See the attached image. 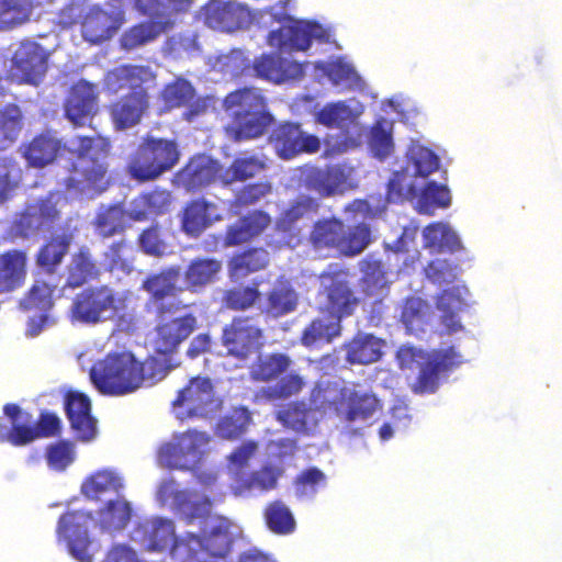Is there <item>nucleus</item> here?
Listing matches in <instances>:
<instances>
[{"instance_id": "f257e3e1", "label": "nucleus", "mask_w": 562, "mask_h": 562, "mask_svg": "<svg viewBox=\"0 0 562 562\" xmlns=\"http://www.w3.org/2000/svg\"><path fill=\"white\" fill-rule=\"evenodd\" d=\"M111 143L100 135H78L71 146L63 144L53 133L44 132L32 138L24 150L29 165L42 168L60 157L66 171L63 186L68 191L83 192L104 189L109 171Z\"/></svg>"}, {"instance_id": "f03ea898", "label": "nucleus", "mask_w": 562, "mask_h": 562, "mask_svg": "<svg viewBox=\"0 0 562 562\" xmlns=\"http://www.w3.org/2000/svg\"><path fill=\"white\" fill-rule=\"evenodd\" d=\"M164 369L156 359L140 362L131 353L108 355L90 369V379L95 389L111 396H120L134 392L144 380L161 379Z\"/></svg>"}, {"instance_id": "7ed1b4c3", "label": "nucleus", "mask_w": 562, "mask_h": 562, "mask_svg": "<svg viewBox=\"0 0 562 562\" xmlns=\"http://www.w3.org/2000/svg\"><path fill=\"white\" fill-rule=\"evenodd\" d=\"M310 402L314 409L335 412L348 422L369 419L382 409V403L372 392L331 381L317 383Z\"/></svg>"}, {"instance_id": "20e7f679", "label": "nucleus", "mask_w": 562, "mask_h": 562, "mask_svg": "<svg viewBox=\"0 0 562 562\" xmlns=\"http://www.w3.org/2000/svg\"><path fill=\"white\" fill-rule=\"evenodd\" d=\"M371 240V229L367 223L346 226L337 216L316 220L307 235V243L315 252L336 251L346 258L362 254Z\"/></svg>"}, {"instance_id": "39448f33", "label": "nucleus", "mask_w": 562, "mask_h": 562, "mask_svg": "<svg viewBox=\"0 0 562 562\" xmlns=\"http://www.w3.org/2000/svg\"><path fill=\"white\" fill-rule=\"evenodd\" d=\"M223 402L214 394V386L207 376H194L178 392L172 401V411L176 418L184 419H215L218 422H250L251 413L245 406L234 409V416L220 418Z\"/></svg>"}, {"instance_id": "423d86ee", "label": "nucleus", "mask_w": 562, "mask_h": 562, "mask_svg": "<svg viewBox=\"0 0 562 562\" xmlns=\"http://www.w3.org/2000/svg\"><path fill=\"white\" fill-rule=\"evenodd\" d=\"M125 300L109 284H90L70 300L67 317L72 325L95 326L113 322L124 311Z\"/></svg>"}, {"instance_id": "0eeeda50", "label": "nucleus", "mask_w": 562, "mask_h": 562, "mask_svg": "<svg viewBox=\"0 0 562 562\" xmlns=\"http://www.w3.org/2000/svg\"><path fill=\"white\" fill-rule=\"evenodd\" d=\"M180 150L173 139L145 136L127 165L133 180L149 182L173 169L180 160Z\"/></svg>"}, {"instance_id": "6e6552de", "label": "nucleus", "mask_w": 562, "mask_h": 562, "mask_svg": "<svg viewBox=\"0 0 562 562\" xmlns=\"http://www.w3.org/2000/svg\"><path fill=\"white\" fill-rule=\"evenodd\" d=\"M402 363L407 359H418V374L413 384L415 393H435L443 378L463 363L460 351L454 346L418 350L414 347H404L398 351Z\"/></svg>"}, {"instance_id": "1a4fd4ad", "label": "nucleus", "mask_w": 562, "mask_h": 562, "mask_svg": "<svg viewBox=\"0 0 562 562\" xmlns=\"http://www.w3.org/2000/svg\"><path fill=\"white\" fill-rule=\"evenodd\" d=\"M350 271L348 268L330 263L319 274L322 289L319 295L323 297L318 305V313H328L342 321L351 316L360 304L349 282Z\"/></svg>"}, {"instance_id": "9d476101", "label": "nucleus", "mask_w": 562, "mask_h": 562, "mask_svg": "<svg viewBox=\"0 0 562 562\" xmlns=\"http://www.w3.org/2000/svg\"><path fill=\"white\" fill-rule=\"evenodd\" d=\"M210 436L196 430L177 434L157 451V460L170 470L195 471L209 451Z\"/></svg>"}, {"instance_id": "9b49d317", "label": "nucleus", "mask_w": 562, "mask_h": 562, "mask_svg": "<svg viewBox=\"0 0 562 562\" xmlns=\"http://www.w3.org/2000/svg\"><path fill=\"white\" fill-rule=\"evenodd\" d=\"M233 537L228 526L218 524L210 533L200 537L189 533L171 550L175 562H209V558L224 559L232 550Z\"/></svg>"}, {"instance_id": "f8f14e48", "label": "nucleus", "mask_w": 562, "mask_h": 562, "mask_svg": "<svg viewBox=\"0 0 562 562\" xmlns=\"http://www.w3.org/2000/svg\"><path fill=\"white\" fill-rule=\"evenodd\" d=\"M92 520L91 513L67 510L57 521V542L64 543L69 554L79 562H93L94 553L98 551L89 536V524Z\"/></svg>"}, {"instance_id": "ddd939ff", "label": "nucleus", "mask_w": 562, "mask_h": 562, "mask_svg": "<svg viewBox=\"0 0 562 562\" xmlns=\"http://www.w3.org/2000/svg\"><path fill=\"white\" fill-rule=\"evenodd\" d=\"M265 334L252 316H235L223 327L221 341L227 355L237 360H248L260 351Z\"/></svg>"}, {"instance_id": "4468645a", "label": "nucleus", "mask_w": 562, "mask_h": 562, "mask_svg": "<svg viewBox=\"0 0 562 562\" xmlns=\"http://www.w3.org/2000/svg\"><path fill=\"white\" fill-rule=\"evenodd\" d=\"M269 142L277 156L284 160L293 159L301 154H315L321 149V140L317 136L302 130L300 123L283 122L277 125Z\"/></svg>"}, {"instance_id": "2eb2a0df", "label": "nucleus", "mask_w": 562, "mask_h": 562, "mask_svg": "<svg viewBox=\"0 0 562 562\" xmlns=\"http://www.w3.org/2000/svg\"><path fill=\"white\" fill-rule=\"evenodd\" d=\"M313 40L328 42L329 33L317 22L295 21L271 31L267 42L271 47L284 52H304L312 45Z\"/></svg>"}, {"instance_id": "dca6fc26", "label": "nucleus", "mask_w": 562, "mask_h": 562, "mask_svg": "<svg viewBox=\"0 0 562 562\" xmlns=\"http://www.w3.org/2000/svg\"><path fill=\"white\" fill-rule=\"evenodd\" d=\"M179 228L187 237L200 238L205 231L223 220L220 205L200 195L187 201L178 213Z\"/></svg>"}, {"instance_id": "f3484780", "label": "nucleus", "mask_w": 562, "mask_h": 562, "mask_svg": "<svg viewBox=\"0 0 562 562\" xmlns=\"http://www.w3.org/2000/svg\"><path fill=\"white\" fill-rule=\"evenodd\" d=\"M198 327L199 321L193 313L159 321L155 327L154 350L162 356L175 353Z\"/></svg>"}, {"instance_id": "a211bd4d", "label": "nucleus", "mask_w": 562, "mask_h": 562, "mask_svg": "<svg viewBox=\"0 0 562 562\" xmlns=\"http://www.w3.org/2000/svg\"><path fill=\"white\" fill-rule=\"evenodd\" d=\"M319 211L318 201L306 194H300L281 211L277 218L276 231L282 234V245L295 248L301 243V229L296 223L305 217L316 215Z\"/></svg>"}, {"instance_id": "6ab92c4d", "label": "nucleus", "mask_w": 562, "mask_h": 562, "mask_svg": "<svg viewBox=\"0 0 562 562\" xmlns=\"http://www.w3.org/2000/svg\"><path fill=\"white\" fill-rule=\"evenodd\" d=\"M48 54L35 42H22L12 57V77L20 83L36 85L47 70Z\"/></svg>"}, {"instance_id": "aec40b11", "label": "nucleus", "mask_w": 562, "mask_h": 562, "mask_svg": "<svg viewBox=\"0 0 562 562\" xmlns=\"http://www.w3.org/2000/svg\"><path fill=\"white\" fill-rule=\"evenodd\" d=\"M99 91L94 83L79 80L70 87L64 102V115L76 127H81L98 112Z\"/></svg>"}, {"instance_id": "412c9836", "label": "nucleus", "mask_w": 562, "mask_h": 562, "mask_svg": "<svg viewBox=\"0 0 562 562\" xmlns=\"http://www.w3.org/2000/svg\"><path fill=\"white\" fill-rule=\"evenodd\" d=\"M150 106L148 90L126 92L112 102L108 110L116 131H124L138 125Z\"/></svg>"}, {"instance_id": "4be33fe9", "label": "nucleus", "mask_w": 562, "mask_h": 562, "mask_svg": "<svg viewBox=\"0 0 562 562\" xmlns=\"http://www.w3.org/2000/svg\"><path fill=\"white\" fill-rule=\"evenodd\" d=\"M155 79L148 66L123 64L108 70L103 77V89L111 95L123 91L147 90L146 83Z\"/></svg>"}, {"instance_id": "5701e85b", "label": "nucleus", "mask_w": 562, "mask_h": 562, "mask_svg": "<svg viewBox=\"0 0 562 562\" xmlns=\"http://www.w3.org/2000/svg\"><path fill=\"white\" fill-rule=\"evenodd\" d=\"M347 179L345 169L339 165H327L324 168L304 165L299 169L301 186L328 198L341 190Z\"/></svg>"}, {"instance_id": "b1692460", "label": "nucleus", "mask_w": 562, "mask_h": 562, "mask_svg": "<svg viewBox=\"0 0 562 562\" xmlns=\"http://www.w3.org/2000/svg\"><path fill=\"white\" fill-rule=\"evenodd\" d=\"M125 21L122 10L105 11L100 5L91 7L81 20L82 37L92 44L110 40Z\"/></svg>"}, {"instance_id": "393cba45", "label": "nucleus", "mask_w": 562, "mask_h": 562, "mask_svg": "<svg viewBox=\"0 0 562 562\" xmlns=\"http://www.w3.org/2000/svg\"><path fill=\"white\" fill-rule=\"evenodd\" d=\"M181 277V268L179 266H168L157 272L149 273L142 282V290L148 293V303L157 307L159 315L165 314L168 307L162 302L170 296H176L183 291L178 285Z\"/></svg>"}, {"instance_id": "a878e982", "label": "nucleus", "mask_w": 562, "mask_h": 562, "mask_svg": "<svg viewBox=\"0 0 562 562\" xmlns=\"http://www.w3.org/2000/svg\"><path fill=\"white\" fill-rule=\"evenodd\" d=\"M193 493L189 490L177 488L175 480H168L160 484L157 498L166 504L170 503L177 510L181 512L191 524L195 518L206 517L211 513L212 502L207 497L192 502Z\"/></svg>"}, {"instance_id": "bb28decb", "label": "nucleus", "mask_w": 562, "mask_h": 562, "mask_svg": "<svg viewBox=\"0 0 562 562\" xmlns=\"http://www.w3.org/2000/svg\"><path fill=\"white\" fill-rule=\"evenodd\" d=\"M271 224V216L262 210H254L228 225L223 237L225 247L249 243L260 236Z\"/></svg>"}, {"instance_id": "cd10ccee", "label": "nucleus", "mask_w": 562, "mask_h": 562, "mask_svg": "<svg viewBox=\"0 0 562 562\" xmlns=\"http://www.w3.org/2000/svg\"><path fill=\"white\" fill-rule=\"evenodd\" d=\"M102 276V269L91 250L82 246L72 254L66 268V279L63 289H82L90 282L98 281Z\"/></svg>"}, {"instance_id": "c85d7f7f", "label": "nucleus", "mask_w": 562, "mask_h": 562, "mask_svg": "<svg viewBox=\"0 0 562 562\" xmlns=\"http://www.w3.org/2000/svg\"><path fill=\"white\" fill-rule=\"evenodd\" d=\"M72 243L74 233L70 229L52 234L35 254L36 267L48 274L55 273L64 262Z\"/></svg>"}, {"instance_id": "c756f323", "label": "nucleus", "mask_w": 562, "mask_h": 562, "mask_svg": "<svg viewBox=\"0 0 562 562\" xmlns=\"http://www.w3.org/2000/svg\"><path fill=\"white\" fill-rule=\"evenodd\" d=\"M172 201L173 196L169 190L156 187L142 192L132 201L128 216L135 222H145L168 213Z\"/></svg>"}, {"instance_id": "7c9ffc66", "label": "nucleus", "mask_w": 562, "mask_h": 562, "mask_svg": "<svg viewBox=\"0 0 562 562\" xmlns=\"http://www.w3.org/2000/svg\"><path fill=\"white\" fill-rule=\"evenodd\" d=\"M256 76L266 81L282 83L303 74L302 65L277 54H262L252 63Z\"/></svg>"}, {"instance_id": "2f4dec72", "label": "nucleus", "mask_w": 562, "mask_h": 562, "mask_svg": "<svg viewBox=\"0 0 562 562\" xmlns=\"http://www.w3.org/2000/svg\"><path fill=\"white\" fill-rule=\"evenodd\" d=\"M222 166L212 159L198 158L190 160L181 168L176 177L178 182L188 191H196L222 178Z\"/></svg>"}, {"instance_id": "473e14b6", "label": "nucleus", "mask_w": 562, "mask_h": 562, "mask_svg": "<svg viewBox=\"0 0 562 562\" xmlns=\"http://www.w3.org/2000/svg\"><path fill=\"white\" fill-rule=\"evenodd\" d=\"M26 273V250L9 249L0 254V293L11 292L22 286Z\"/></svg>"}, {"instance_id": "72a5a7b5", "label": "nucleus", "mask_w": 562, "mask_h": 562, "mask_svg": "<svg viewBox=\"0 0 562 562\" xmlns=\"http://www.w3.org/2000/svg\"><path fill=\"white\" fill-rule=\"evenodd\" d=\"M341 321L328 313H319L302 330L300 342L312 348L316 345H327L341 336Z\"/></svg>"}, {"instance_id": "f704fd0d", "label": "nucleus", "mask_w": 562, "mask_h": 562, "mask_svg": "<svg viewBox=\"0 0 562 562\" xmlns=\"http://www.w3.org/2000/svg\"><path fill=\"white\" fill-rule=\"evenodd\" d=\"M359 270L360 288L366 296H384L389 293L391 282L381 259L369 254L359 261Z\"/></svg>"}, {"instance_id": "c9c22d12", "label": "nucleus", "mask_w": 562, "mask_h": 562, "mask_svg": "<svg viewBox=\"0 0 562 562\" xmlns=\"http://www.w3.org/2000/svg\"><path fill=\"white\" fill-rule=\"evenodd\" d=\"M465 291L464 286L453 285L442 290L436 297L435 303L436 308L440 312V324L447 334H453L463 328L458 313L465 305L463 297Z\"/></svg>"}, {"instance_id": "e433bc0d", "label": "nucleus", "mask_w": 562, "mask_h": 562, "mask_svg": "<svg viewBox=\"0 0 562 562\" xmlns=\"http://www.w3.org/2000/svg\"><path fill=\"white\" fill-rule=\"evenodd\" d=\"M222 261L216 258L200 257L192 259L183 272L186 290L199 293L218 279Z\"/></svg>"}, {"instance_id": "4c0bfd02", "label": "nucleus", "mask_w": 562, "mask_h": 562, "mask_svg": "<svg viewBox=\"0 0 562 562\" xmlns=\"http://www.w3.org/2000/svg\"><path fill=\"white\" fill-rule=\"evenodd\" d=\"M272 121L273 117L269 112L233 115L225 132L234 142L255 139L266 133Z\"/></svg>"}, {"instance_id": "58836bf2", "label": "nucleus", "mask_w": 562, "mask_h": 562, "mask_svg": "<svg viewBox=\"0 0 562 562\" xmlns=\"http://www.w3.org/2000/svg\"><path fill=\"white\" fill-rule=\"evenodd\" d=\"M383 340L372 334L357 333L345 344L346 361L350 364H370L381 359Z\"/></svg>"}, {"instance_id": "ea45409f", "label": "nucleus", "mask_w": 562, "mask_h": 562, "mask_svg": "<svg viewBox=\"0 0 562 562\" xmlns=\"http://www.w3.org/2000/svg\"><path fill=\"white\" fill-rule=\"evenodd\" d=\"M61 424H11V428L3 430L0 425V442L12 446H25L40 439L60 435Z\"/></svg>"}, {"instance_id": "a19ab883", "label": "nucleus", "mask_w": 562, "mask_h": 562, "mask_svg": "<svg viewBox=\"0 0 562 562\" xmlns=\"http://www.w3.org/2000/svg\"><path fill=\"white\" fill-rule=\"evenodd\" d=\"M223 103L227 111H233V115L268 112L266 98L260 89L254 87H245L228 93Z\"/></svg>"}, {"instance_id": "79ce46f5", "label": "nucleus", "mask_w": 562, "mask_h": 562, "mask_svg": "<svg viewBox=\"0 0 562 562\" xmlns=\"http://www.w3.org/2000/svg\"><path fill=\"white\" fill-rule=\"evenodd\" d=\"M282 471L272 465H263L249 474H238L233 486L235 495H244L255 490L270 491L276 488Z\"/></svg>"}, {"instance_id": "37998d69", "label": "nucleus", "mask_w": 562, "mask_h": 562, "mask_svg": "<svg viewBox=\"0 0 562 562\" xmlns=\"http://www.w3.org/2000/svg\"><path fill=\"white\" fill-rule=\"evenodd\" d=\"M269 252L262 247L247 248L235 254L228 261L229 276L235 279L265 269L269 263Z\"/></svg>"}, {"instance_id": "c03bdc74", "label": "nucleus", "mask_w": 562, "mask_h": 562, "mask_svg": "<svg viewBox=\"0 0 562 562\" xmlns=\"http://www.w3.org/2000/svg\"><path fill=\"white\" fill-rule=\"evenodd\" d=\"M123 486V480L120 475L104 469L88 476L82 482L80 491L88 499L98 501L105 493H119Z\"/></svg>"}, {"instance_id": "a18cd8bd", "label": "nucleus", "mask_w": 562, "mask_h": 562, "mask_svg": "<svg viewBox=\"0 0 562 562\" xmlns=\"http://www.w3.org/2000/svg\"><path fill=\"white\" fill-rule=\"evenodd\" d=\"M238 8L234 2L210 0L203 7V19L207 26L215 30H232L238 23Z\"/></svg>"}, {"instance_id": "49530a36", "label": "nucleus", "mask_w": 562, "mask_h": 562, "mask_svg": "<svg viewBox=\"0 0 562 562\" xmlns=\"http://www.w3.org/2000/svg\"><path fill=\"white\" fill-rule=\"evenodd\" d=\"M424 247L436 251H456L461 248L457 234L445 223L435 222L423 231Z\"/></svg>"}, {"instance_id": "de8ad7c7", "label": "nucleus", "mask_w": 562, "mask_h": 562, "mask_svg": "<svg viewBox=\"0 0 562 562\" xmlns=\"http://www.w3.org/2000/svg\"><path fill=\"white\" fill-rule=\"evenodd\" d=\"M291 359L285 353L273 352L259 357L250 369V376L255 381L268 382L285 372Z\"/></svg>"}, {"instance_id": "09e8293b", "label": "nucleus", "mask_w": 562, "mask_h": 562, "mask_svg": "<svg viewBox=\"0 0 562 562\" xmlns=\"http://www.w3.org/2000/svg\"><path fill=\"white\" fill-rule=\"evenodd\" d=\"M23 113L19 105L9 103L0 109V150L8 149L19 138Z\"/></svg>"}, {"instance_id": "8fccbe9b", "label": "nucleus", "mask_w": 562, "mask_h": 562, "mask_svg": "<svg viewBox=\"0 0 562 562\" xmlns=\"http://www.w3.org/2000/svg\"><path fill=\"white\" fill-rule=\"evenodd\" d=\"M132 517L131 504L125 499L109 501L99 512V524L102 530L115 531L124 529Z\"/></svg>"}, {"instance_id": "3c124183", "label": "nucleus", "mask_w": 562, "mask_h": 562, "mask_svg": "<svg viewBox=\"0 0 562 562\" xmlns=\"http://www.w3.org/2000/svg\"><path fill=\"white\" fill-rule=\"evenodd\" d=\"M263 517L268 529L276 535H290L296 528V521L292 512L280 499L267 505Z\"/></svg>"}, {"instance_id": "603ef678", "label": "nucleus", "mask_w": 562, "mask_h": 562, "mask_svg": "<svg viewBox=\"0 0 562 562\" xmlns=\"http://www.w3.org/2000/svg\"><path fill=\"white\" fill-rule=\"evenodd\" d=\"M297 294L286 283L274 285L268 293L266 313L273 317H281L295 311Z\"/></svg>"}, {"instance_id": "864d4df0", "label": "nucleus", "mask_w": 562, "mask_h": 562, "mask_svg": "<svg viewBox=\"0 0 562 562\" xmlns=\"http://www.w3.org/2000/svg\"><path fill=\"white\" fill-rule=\"evenodd\" d=\"M55 290L56 285L54 284H49L45 281H35L20 301V308L23 312H50L54 306Z\"/></svg>"}, {"instance_id": "5fc2aeb1", "label": "nucleus", "mask_w": 562, "mask_h": 562, "mask_svg": "<svg viewBox=\"0 0 562 562\" xmlns=\"http://www.w3.org/2000/svg\"><path fill=\"white\" fill-rule=\"evenodd\" d=\"M266 168V164L257 156L237 157L222 176V181L225 184L233 182H243L247 179L254 178Z\"/></svg>"}, {"instance_id": "6e6d98bb", "label": "nucleus", "mask_w": 562, "mask_h": 562, "mask_svg": "<svg viewBox=\"0 0 562 562\" xmlns=\"http://www.w3.org/2000/svg\"><path fill=\"white\" fill-rule=\"evenodd\" d=\"M450 192L446 186L430 181L423 188L418 203L417 211L420 214L434 215L436 209H445L450 205Z\"/></svg>"}, {"instance_id": "4d7b16f0", "label": "nucleus", "mask_w": 562, "mask_h": 562, "mask_svg": "<svg viewBox=\"0 0 562 562\" xmlns=\"http://www.w3.org/2000/svg\"><path fill=\"white\" fill-rule=\"evenodd\" d=\"M139 249L147 256L160 258L169 252L170 244L165 237V231L158 223L144 228L138 237Z\"/></svg>"}, {"instance_id": "13d9d810", "label": "nucleus", "mask_w": 562, "mask_h": 562, "mask_svg": "<svg viewBox=\"0 0 562 562\" xmlns=\"http://www.w3.org/2000/svg\"><path fill=\"white\" fill-rule=\"evenodd\" d=\"M192 3V0H135V9L143 15L161 18L168 13L188 12Z\"/></svg>"}, {"instance_id": "bf43d9fd", "label": "nucleus", "mask_w": 562, "mask_h": 562, "mask_svg": "<svg viewBox=\"0 0 562 562\" xmlns=\"http://www.w3.org/2000/svg\"><path fill=\"white\" fill-rule=\"evenodd\" d=\"M94 229L102 238H109L125 231L124 211L117 206H110L100 211L93 221Z\"/></svg>"}, {"instance_id": "052dcab7", "label": "nucleus", "mask_w": 562, "mask_h": 562, "mask_svg": "<svg viewBox=\"0 0 562 562\" xmlns=\"http://www.w3.org/2000/svg\"><path fill=\"white\" fill-rule=\"evenodd\" d=\"M63 201L65 196L61 193L52 191L30 205L43 228L50 227L60 220L59 205Z\"/></svg>"}, {"instance_id": "680f3d73", "label": "nucleus", "mask_w": 562, "mask_h": 562, "mask_svg": "<svg viewBox=\"0 0 562 562\" xmlns=\"http://www.w3.org/2000/svg\"><path fill=\"white\" fill-rule=\"evenodd\" d=\"M161 27L155 22H142L130 27L121 37V46L125 49H134L156 40Z\"/></svg>"}, {"instance_id": "e2e57ef3", "label": "nucleus", "mask_w": 562, "mask_h": 562, "mask_svg": "<svg viewBox=\"0 0 562 562\" xmlns=\"http://www.w3.org/2000/svg\"><path fill=\"white\" fill-rule=\"evenodd\" d=\"M64 409L68 422H97L91 414V401L85 393L78 391L66 392Z\"/></svg>"}, {"instance_id": "0e129e2a", "label": "nucleus", "mask_w": 562, "mask_h": 562, "mask_svg": "<svg viewBox=\"0 0 562 562\" xmlns=\"http://www.w3.org/2000/svg\"><path fill=\"white\" fill-rule=\"evenodd\" d=\"M194 97V88L183 79L177 78L161 90V99L168 108H180L190 103Z\"/></svg>"}, {"instance_id": "69168bd1", "label": "nucleus", "mask_w": 562, "mask_h": 562, "mask_svg": "<svg viewBox=\"0 0 562 562\" xmlns=\"http://www.w3.org/2000/svg\"><path fill=\"white\" fill-rule=\"evenodd\" d=\"M408 162L413 165L415 177L426 178L439 168V157L429 148L414 145L408 151Z\"/></svg>"}, {"instance_id": "338daca9", "label": "nucleus", "mask_w": 562, "mask_h": 562, "mask_svg": "<svg viewBox=\"0 0 562 562\" xmlns=\"http://www.w3.org/2000/svg\"><path fill=\"white\" fill-rule=\"evenodd\" d=\"M46 462L52 470L65 471L76 458L75 445L69 440H59L47 446Z\"/></svg>"}, {"instance_id": "774afa93", "label": "nucleus", "mask_w": 562, "mask_h": 562, "mask_svg": "<svg viewBox=\"0 0 562 562\" xmlns=\"http://www.w3.org/2000/svg\"><path fill=\"white\" fill-rule=\"evenodd\" d=\"M132 249L131 244L126 239L113 241L103 257L110 272L121 271L130 273L133 269L132 260L126 254Z\"/></svg>"}]
</instances>
